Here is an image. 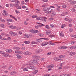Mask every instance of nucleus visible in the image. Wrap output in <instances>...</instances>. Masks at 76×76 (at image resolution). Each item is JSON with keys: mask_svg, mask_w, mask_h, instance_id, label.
<instances>
[{"mask_svg": "<svg viewBox=\"0 0 76 76\" xmlns=\"http://www.w3.org/2000/svg\"><path fill=\"white\" fill-rule=\"evenodd\" d=\"M46 19L47 18L45 17H42L41 18V20L43 22H46Z\"/></svg>", "mask_w": 76, "mask_h": 76, "instance_id": "nucleus-1", "label": "nucleus"}, {"mask_svg": "<svg viewBox=\"0 0 76 76\" xmlns=\"http://www.w3.org/2000/svg\"><path fill=\"white\" fill-rule=\"evenodd\" d=\"M10 1H12V2H15L16 3H17V4H20V2L18 0H10Z\"/></svg>", "mask_w": 76, "mask_h": 76, "instance_id": "nucleus-2", "label": "nucleus"}, {"mask_svg": "<svg viewBox=\"0 0 76 76\" xmlns=\"http://www.w3.org/2000/svg\"><path fill=\"white\" fill-rule=\"evenodd\" d=\"M23 54L24 55H30L31 54V53L28 51H26V52H24Z\"/></svg>", "mask_w": 76, "mask_h": 76, "instance_id": "nucleus-3", "label": "nucleus"}, {"mask_svg": "<svg viewBox=\"0 0 76 76\" xmlns=\"http://www.w3.org/2000/svg\"><path fill=\"white\" fill-rule=\"evenodd\" d=\"M51 9L50 8H43V10L44 11H47V10H48V11H49V10H50Z\"/></svg>", "mask_w": 76, "mask_h": 76, "instance_id": "nucleus-4", "label": "nucleus"}, {"mask_svg": "<svg viewBox=\"0 0 76 76\" xmlns=\"http://www.w3.org/2000/svg\"><path fill=\"white\" fill-rule=\"evenodd\" d=\"M38 24H39V25H38L39 27H41L42 26H45V25H44L40 23H37Z\"/></svg>", "mask_w": 76, "mask_h": 76, "instance_id": "nucleus-5", "label": "nucleus"}, {"mask_svg": "<svg viewBox=\"0 0 76 76\" xmlns=\"http://www.w3.org/2000/svg\"><path fill=\"white\" fill-rule=\"evenodd\" d=\"M31 63H36V64H37V63H38V61H37V60L34 59L33 62H31Z\"/></svg>", "mask_w": 76, "mask_h": 76, "instance_id": "nucleus-6", "label": "nucleus"}, {"mask_svg": "<svg viewBox=\"0 0 76 76\" xmlns=\"http://www.w3.org/2000/svg\"><path fill=\"white\" fill-rule=\"evenodd\" d=\"M29 68L31 70H35L36 67H35L34 66H29Z\"/></svg>", "mask_w": 76, "mask_h": 76, "instance_id": "nucleus-7", "label": "nucleus"}, {"mask_svg": "<svg viewBox=\"0 0 76 76\" xmlns=\"http://www.w3.org/2000/svg\"><path fill=\"white\" fill-rule=\"evenodd\" d=\"M3 12L4 13V14H3V15L5 16H7V13H6V11L4 10Z\"/></svg>", "mask_w": 76, "mask_h": 76, "instance_id": "nucleus-8", "label": "nucleus"}, {"mask_svg": "<svg viewBox=\"0 0 76 76\" xmlns=\"http://www.w3.org/2000/svg\"><path fill=\"white\" fill-rule=\"evenodd\" d=\"M9 28H11V29H16V26H14L12 25L9 26Z\"/></svg>", "mask_w": 76, "mask_h": 76, "instance_id": "nucleus-9", "label": "nucleus"}, {"mask_svg": "<svg viewBox=\"0 0 76 76\" xmlns=\"http://www.w3.org/2000/svg\"><path fill=\"white\" fill-rule=\"evenodd\" d=\"M16 56L17 58H18L19 59H20L21 58H22V56H21L19 54H17Z\"/></svg>", "mask_w": 76, "mask_h": 76, "instance_id": "nucleus-10", "label": "nucleus"}, {"mask_svg": "<svg viewBox=\"0 0 76 76\" xmlns=\"http://www.w3.org/2000/svg\"><path fill=\"white\" fill-rule=\"evenodd\" d=\"M33 58L37 59L39 58H40V56H33Z\"/></svg>", "mask_w": 76, "mask_h": 76, "instance_id": "nucleus-11", "label": "nucleus"}, {"mask_svg": "<svg viewBox=\"0 0 76 76\" xmlns=\"http://www.w3.org/2000/svg\"><path fill=\"white\" fill-rule=\"evenodd\" d=\"M76 45L72 46L70 47V49H71V50H73L74 49H76Z\"/></svg>", "mask_w": 76, "mask_h": 76, "instance_id": "nucleus-12", "label": "nucleus"}, {"mask_svg": "<svg viewBox=\"0 0 76 76\" xmlns=\"http://www.w3.org/2000/svg\"><path fill=\"white\" fill-rule=\"evenodd\" d=\"M6 51L7 52V53H12V50L11 49L9 50L7 49L6 50Z\"/></svg>", "mask_w": 76, "mask_h": 76, "instance_id": "nucleus-13", "label": "nucleus"}, {"mask_svg": "<svg viewBox=\"0 0 76 76\" xmlns=\"http://www.w3.org/2000/svg\"><path fill=\"white\" fill-rule=\"evenodd\" d=\"M75 54H76V53L71 52H70L69 54L70 56H74Z\"/></svg>", "mask_w": 76, "mask_h": 76, "instance_id": "nucleus-14", "label": "nucleus"}, {"mask_svg": "<svg viewBox=\"0 0 76 76\" xmlns=\"http://www.w3.org/2000/svg\"><path fill=\"white\" fill-rule=\"evenodd\" d=\"M66 48L64 47V46H62V47H60L58 48V49L60 50V49H66Z\"/></svg>", "mask_w": 76, "mask_h": 76, "instance_id": "nucleus-15", "label": "nucleus"}, {"mask_svg": "<svg viewBox=\"0 0 76 76\" xmlns=\"http://www.w3.org/2000/svg\"><path fill=\"white\" fill-rule=\"evenodd\" d=\"M56 15V12H52L51 14H50V15L51 16H54V15Z\"/></svg>", "mask_w": 76, "mask_h": 76, "instance_id": "nucleus-16", "label": "nucleus"}, {"mask_svg": "<svg viewBox=\"0 0 76 76\" xmlns=\"http://www.w3.org/2000/svg\"><path fill=\"white\" fill-rule=\"evenodd\" d=\"M7 22H12V19H7Z\"/></svg>", "mask_w": 76, "mask_h": 76, "instance_id": "nucleus-17", "label": "nucleus"}, {"mask_svg": "<svg viewBox=\"0 0 76 76\" xmlns=\"http://www.w3.org/2000/svg\"><path fill=\"white\" fill-rule=\"evenodd\" d=\"M38 72V70H36L34 71L33 72V74H36V73H37Z\"/></svg>", "mask_w": 76, "mask_h": 76, "instance_id": "nucleus-18", "label": "nucleus"}, {"mask_svg": "<svg viewBox=\"0 0 76 76\" xmlns=\"http://www.w3.org/2000/svg\"><path fill=\"white\" fill-rule=\"evenodd\" d=\"M13 5L14 6H15V7H17L19 6V4H13Z\"/></svg>", "mask_w": 76, "mask_h": 76, "instance_id": "nucleus-19", "label": "nucleus"}, {"mask_svg": "<svg viewBox=\"0 0 76 76\" xmlns=\"http://www.w3.org/2000/svg\"><path fill=\"white\" fill-rule=\"evenodd\" d=\"M53 12H54L53 10H51L50 11H48V13H53Z\"/></svg>", "mask_w": 76, "mask_h": 76, "instance_id": "nucleus-20", "label": "nucleus"}, {"mask_svg": "<svg viewBox=\"0 0 76 76\" xmlns=\"http://www.w3.org/2000/svg\"><path fill=\"white\" fill-rule=\"evenodd\" d=\"M46 34L48 35H49V36H50L51 35V33H48V32H47L46 33Z\"/></svg>", "mask_w": 76, "mask_h": 76, "instance_id": "nucleus-21", "label": "nucleus"}, {"mask_svg": "<svg viewBox=\"0 0 76 76\" xmlns=\"http://www.w3.org/2000/svg\"><path fill=\"white\" fill-rule=\"evenodd\" d=\"M24 43L25 44H29V43H30V42L25 41H24Z\"/></svg>", "mask_w": 76, "mask_h": 76, "instance_id": "nucleus-22", "label": "nucleus"}, {"mask_svg": "<svg viewBox=\"0 0 76 76\" xmlns=\"http://www.w3.org/2000/svg\"><path fill=\"white\" fill-rule=\"evenodd\" d=\"M76 3V1H73L71 2V4L72 5H73V4H75V3Z\"/></svg>", "mask_w": 76, "mask_h": 76, "instance_id": "nucleus-23", "label": "nucleus"}, {"mask_svg": "<svg viewBox=\"0 0 76 76\" xmlns=\"http://www.w3.org/2000/svg\"><path fill=\"white\" fill-rule=\"evenodd\" d=\"M66 25L64 24H63L61 26V28H64L65 26H66Z\"/></svg>", "mask_w": 76, "mask_h": 76, "instance_id": "nucleus-24", "label": "nucleus"}, {"mask_svg": "<svg viewBox=\"0 0 76 76\" xmlns=\"http://www.w3.org/2000/svg\"><path fill=\"white\" fill-rule=\"evenodd\" d=\"M40 39H44V40H48V39H47L45 38H40Z\"/></svg>", "mask_w": 76, "mask_h": 76, "instance_id": "nucleus-25", "label": "nucleus"}, {"mask_svg": "<svg viewBox=\"0 0 76 76\" xmlns=\"http://www.w3.org/2000/svg\"><path fill=\"white\" fill-rule=\"evenodd\" d=\"M14 48L16 50H20V48L18 47H15Z\"/></svg>", "mask_w": 76, "mask_h": 76, "instance_id": "nucleus-26", "label": "nucleus"}, {"mask_svg": "<svg viewBox=\"0 0 76 76\" xmlns=\"http://www.w3.org/2000/svg\"><path fill=\"white\" fill-rule=\"evenodd\" d=\"M62 7H63V8H66V7H67V6H66V5L65 4L63 5Z\"/></svg>", "mask_w": 76, "mask_h": 76, "instance_id": "nucleus-27", "label": "nucleus"}, {"mask_svg": "<svg viewBox=\"0 0 76 76\" xmlns=\"http://www.w3.org/2000/svg\"><path fill=\"white\" fill-rule=\"evenodd\" d=\"M12 35H13V36H18V34H17V33H15L14 32V33H13V34H12Z\"/></svg>", "mask_w": 76, "mask_h": 76, "instance_id": "nucleus-28", "label": "nucleus"}, {"mask_svg": "<svg viewBox=\"0 0 76 76\" xmlns=\"http://www.w3.org/2000/svg\"><path fill=\"white\" fill-rule=\"evenodd\" d=\"M36 41L37 42H41V41L40 39H36Z\"/></svg>", "mask_w": 76, "mask_h": 76, "instance_id": "nucleus-29", "label": "nucleus"}, {"mask_svg": "<svg viewBox=\"0 0 76 76\" xmlns=\"http://www.w3.org/2000/svg\"><path fill=\"white\" fill-rule=\"evenodd\" d=\"M16 73V72L15 71H13L12 72L10 73V74L12 75H14Z\"/></svg>", "mask_w": 76, "mask_h": 76, "instance_id": "nucleus-30", "label": "nucleus"}, {"mask_svg": "<svg viewBox=\"0 0 76 76\" xmlns=\"http://www.w3.org/2000/svg\"><path fill=\"white\" fill-rule=\"evenodd\" d=\"M23 70L25 72H26V71H28V69L26 68H24V69H23Z\"/></svg>", "mask_w": 76, "mask_h": 76, "instance_id": "nucleus-31", "label": "nucleus"}, {"mask_svg": "<svg viewBox=\"0 0 76 76\" xmlns=\"http://www.w3.org/2000/svg\"><path fill=\"white\" fill-rule=\"evenodd\" d=\"M61 37H63L64 36V34H63V33L61 32L60 34Z\"/></svg>", "mask_w": 76, "mask_h": 76, "instance_id": "nucleus-32", "label": "nucleus"}, {"mask_svg": "<svg viewBox=\"0 0 76 76\" xmlns=\"http://www.w3.org/2000/svg\"><path fill=\"white\" fill-rule=\"evenodd\" d=\"M46 28V29H50V26L48 25H46L45 26Z\"/></svg>", "mask_w": 76, "mask_h": 76, "instance_id": "nucleus-33", "label": "nucleus"}, {"mask_svg": "<svg viewBox=\"0 0 76 76\" xmlns=\"http://www.w3.org/2000/svg\"><path fill=\"white\" fill-rule=\"evenodd\" d=\"M23 53V52L18 50V54H22Z\"/></svg>", "mask_w": 76, "mask_h": 76, "instance_id": "nucleus-34", "label": "nucleus"}, {"mask_svg": "<svg viewBox=\"0 0 76 76\" xmlns=\"http://www.w3.org/2000/svg\"><path fill=\"white\" fill-rule=\"evenodd\" d=\"M36 43H37V42H32L31 43V44H36Z\"/></svg>", "mask_w": 76, "mask_h": 76, "instance_id": "nucleus-35", "label": "nucleus"}, {"mask_svg": "<svg viewBox=\"0 0 76 76\" xmlns=\"http://www.w3.org/2000/svg\"><path fill=\"white\" fill-rule=\"evenodd\" d=\"M48 69H51V68H52L51 67V66L50 65H49L48 67H47Z\"/></svg>", "mask_w": 76, "mask_h": 76, "instance_id": "nucleus-36", "label": "nucleus"}, {"mask_svg": "<svg viewBox=\"0 0 76 76\" xmlns=\"http://www.w3.org/2000/svg\"><path fill=\"white\" fill-rule=\"evenodd\" d=\"M55 37V36L54 35H51L49 36V37H51V38H52L53 37Z\"/></svg>", "mask_w": 76, "mask_h": 76, "instance_id": "nucleus-37", "label": "nucleus"}, {"mask_svg": "<svg viewBox=\"0 0 76 76\" xmlns=\"http://www.w3.org/2000/svg\"><path fill=\"white\" fill-rule=\"evenodd\" d=\"M38 32V30H34V34H36V33H37Z\"/></svg>", "mask_w": 76, "mask_h": 76, "instance_id": "nucleus-38", "label": "nucleus"}, {"mask_svg": "<svg viewBox=\"0 0 76 76\" xmlns=\"http://www.w3.org/2000/svg\"><path fill=\"white\" fill-rule=\"evenodd\" d=\"M21 7L19 6L17 7V9H21Z\"/></svg>", "mask_w": 76, "mask_h": 76, "instance_id": "nucleus-39", "label": "nucleus"}, {"mask_svg": "<svg viewBox=\"0 0 76 76\" xmlns=\"http://www.w3.org/2000/svg\"><path fill=\"white\" fill-rule=\"evenodd\" d=\"M1 26L2 28H4V24H2L1 25Z\"/></svg>", "mask_w": 76, "mask_h": 76, "instance_id": "nucleus-40", "label": "nucleus"}, {"mask_svg": "<svg viewBox=\"0 0 76 76\" xmlns=\"http://www.w3.org/2000/svg\"><path fill=\"white\" fill-rule=\"evenodd\" d=\"M14 32H13V31H10V34L11 35H13Z\"/></svg>", "mask_w": 76, "mask_h": 76, "instance_id": "nucleus-41", "label": "nucleus"}, {"mask_svg": "<svg viewBox=\"0 0 76 76\" xmlns=\"http://www.w3.org/2000/svg\"><path fill=\"white\" fill-rule=\"evenodd\" d=\"M56 10H57V11H58V12H60L61 10H60V9L58 8L56 9Z\"/></svg>", "mask_w": 76, "mask_h": 76, "instance_id": "nucleus-42", "label": "nucleus"}, {"mask_svg": "<svg viewBox=\"0 0 76 76\" xmlns=\"http://www.w3.org/2000/svg\"><path fill=\"white\" fill-rule=\"evenodd\" d=\"M24 24L26 25H28V22L26 21H24Z\"/></svg>", "mask_w": 76, "mask_h": 76, "instance_id": "nucleus-43", "label": "nucleus"}, {"mask_svg": "<svg viewBox=\"0 0 76 76\" xmlns=\"http://www.w3.org/2000/svg\"><path fill=\"white\" fill-rule=\"evenodd\" d=\"M54 59L56 61H58V58H54Z\"/></svg>", "mask_w": 76, "mask_h": 76, "instance_id": "nucleus-44", "label": "nucleus"}, {"mask_svg": "<svg viewBox=\"0 0 76 76\" xmlns=\"http://www.w3.org/2000/svg\"><path fill=\"white\" fill-rule=\"evenodd\" d=\"M71 11L72 12H75V11H76V10L74 8H72L71 9Z\"/></svg>", "mask_w": 76, "mask_h": 76, "instance_id": "nucleus-45", "label": "nucleus"}, {"mask_svg": "<svg viewBox=\"0 0 76 76\" xmlns=\"http://www.w3.org/2000/svg\"><path fill=\"white\" fill-rule=\"evenodd\" d=\"M41 20V18H40V17H38V18H36V20Z\"/></svg>", "mask_w": 76, "mask_h": 76, "instance_id": "nucleus-46", "label": "nucleus"}, {"mask_svg": "<svg viewBox=\"0 0 76 76\" xmlns=\"http://www.w3.org/2000/svg\"><path fill=\"white\" fill-rule=\"evenodd\" d=\"M4 57H7L9 56V55L7 54H4Z\"/></svg>", "mask_w": 76, "mask_h": 76, "instance_id": "nucleus-47", "label": "nucleus"}, {"mask_svg": "<svg viewBox=\"0 0 76 76\" xmlns=\"http://www.w3.org/2000/svg\"><path fill=\"white\" fill-rule=\"evenodd\" d=\"M27 7L26 6H22V8L23 9H25V8H26Z\"/></svg>", "mask_w": 76, "mask_h": 76, "instance_id": "nucleus-48", "label": "nucleus"}, {"mask_svg": "<svg viewBox=\"0 0 76 76\" xmlns=\"http://www.w3.org/2000/svg\"><path fill=\"white\" fill-rule=\"evenodd\" d=\"M59 58H64V56H59Z\"/></svg>", "mask_w": 76, "mask_h": 76, "instance_id": "nucleus-49", "label": "nucleus"}, {"mask_svg": "<svg viewBox=\"0 0 76 76\" xmlns=\"http://www.w3.org/2000/svg\"><path fill=\"white\" fill-rule=\"evenodd\" d=\"M36 53L37 54V53H39V50H36Z\"/></svg>", "mask_w": 76, "mask_h": 76, "instance_id": "nucleus-50", "label": "nucleus"}, {"mask_svg": "<svg viewBox=\"0 0 76 76\" xmlns=\"http://www.w3.org/2000/svg\"><path fill=\"white\" fill-rule=\"evenodd\" d=\"M25 36L26 37V38H29V36L26 35V34H25Z\"/></svg>", "mask_w": 76, "mask_h": 76, "instance_id": "nucleus-51", "label": "nucleus"}, {"mask_svg": "<svg viewBox=\"0 0 76 76\" xmlns=\"http://www.w3.org/2000/svg\"><path fill=\"white\" fill-rule=\"evenodd\" d=\"M74 43H75V42H74L73 41H72V42H71V44H73Z\"/></svg>", "mask_w": 76, "mask_h": 76, "instance_id": "nucleus-52", "label": "nucleus"}, {"mask_svg": "<svg viewBox=\"0 0 76 76\" xmlns=\"http://www.w3.org/2000/svg\"><path fill=\"white\" fill-rule=\"evenodd\" d=\"M31 32H32V33H34V30H31L30 31Z\"/></svg>", "mask_w": 76, "mask_h": 76, "instance_id": "nucleus-53", "label": "nucleus"}, {"mask_svg": "<svg viewBox=\"0 0 76 76\" xmlns=\"http://www.w3.org/2000/svg\"><path fill=\"white\" fill-rule=\"evenodd\" d=\"M50 66H51V67L52 68H53V67H54V65L53 64H51L50 65Z\"/></svg>", "mask_w": 76, "mask_h": 76, "instance_id": "nucleus-54", "label": "nucleus"}, {"mask_svg": "<svg viewBox=\"0 0 76 76\" xmlns=\"http://www.w3.org/2000/svg\"><path fill=\"white\" fill-rule=\"evenodd\" d=\"M19 50H16L15 51V53L18 54Z\"/></svg>", "mask_w": 76, "mask_h": 76, "instance_id": "nucleus-55", "label": "nucleus"}, {"mask_svg": "<svg viewBox=\"0 0 76 76\" xmlns=\"http://www.w3.org/2000/svg\"><path fill=\"white\" fill-rule=\"evenodd\" d=\"M64 14H65V15H67V14H68V12H64Z\"/></svg>", "mask_w": 76, "mask_h": 76, "instance_id": "nucleus-56", "label": "nucleus"}, {"mask_svg": "<svg viewBox=\"0 0 76 76\" xmlns=\"http://www.w3.org/2000/svg\"><path fill=\"white\" fill-rule=\"evenodd\" d=\"M69 31L70 32H73V29H72V28H70L69 29Z\"/></svg>", "mask_w": 76, "mask_h": 76, "instance_id": "nucleus-57", "label": "nucleus"}, {"mask_svg": "<svg viewBox=\"0 0 76 76\" xmlns=\"http://www.w3.org/2000/svg\"><path fill=\"white\" fill-rule=\"evenodd\" d=\"M51 54V52H49L48 53H47V55H48V56H50V54Z\"/></svg>", "mask_w": 76, "mask_h": 76, "instance_id": "nucleus-58", "label": "nucleus"}, {"mask_svg": "<svg viewBox=\"0 0 76 76\" xmlns=\"http://www.w3.org/2000/svg\"><path fill=\"white\" fill-rule=\"evenodd\" d=\"M10 18H14V16H13V15H10Z\"/></svg>", "mask_w": 76, "mask_h": 76, "instance_id": "nucleus-59", "label": "nucleus"}, {"mask_svg": "<svg viewBox=\"0 0 76 76\" xmlns=\"http://www.w3.org/2000/svg\"><path fill=\"white\" fill-rule=\"evenodd\" d=\"M21 49H22V50H25V47H24L22 48H21Z\"/></svg>", "mask_w": 76, "mask_h": 76, "instance_id": "nucleus-60", "label": "nucleus"}, {"mask_svg": "<svg viewBox=\"0 0 76 76\" xmlns=\"http://www.w3.org/2000/svg\"><path fill=\"white\" fill-rule=\"evenodd\" d=\"M69 27H71V26H72V24H69Z\"/></svg>", "mask_w": 76, "mask_h": 76, "instance_id": "nucleus-61", "label": "nucleus"}, {"mask_svg": "<svg viewBox=\"0 0 76 76\" xmlns=\"http://www.w3.org/2000/svg\"><path fill=\"white\" fill-rule=\"evenodd\" d=\"M7 39H8V40L10 41V40H11V39L10 38V37H8Z\"/></svg>", "mask_w": 76, "mask_h": 76, "instance_id": "nucleus-62", "label": "nucleus"}, {"mask_svg": "<svg viewBox=\"0 0 76 76\" xmlns=\"http://www.w3.org/2000/svg\"><path fill=\"white\" fill-rule=\"evenodd\" d=\"M51 41H50L49 42H48V44H49V45H51Z\"/></svg>", "mask_w": 76, "mask_h": 76, "instance_id": "nucleus-63", "label": "nucleus"}, {"mask_svg": "<svg viewBox=\"0 0 76 76\" xmlns=\"http://www.w3.org/2000/svg\"><path fill=\"white\" fill-rule=\"evenodd\" d=\"M50 74H48V75L47 74V75H44V76H50Z\"/></svg>", "mask_w": 76, "mask_h": 76, "instance_id": "nucleus-64", "label": "nucleus"}]
</instances>
